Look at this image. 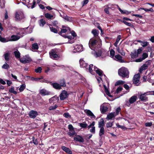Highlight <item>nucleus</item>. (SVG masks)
Segmentation results:
<instances>
[{
    "instance_id": "obj_22",
    "label": "nucleus",
    "mask_w": 154,
    "mask_h": 154,
    "mask_svg": "<svg viewBox=\"0 0 154 154\" xmlns=\"http://www.w3.org/2000/svg\"><path fill=\"white\" fill-rule=\"evenodd\" d=\"M50 83L54 88L56 89H60L61 88L60 84L57 83H52L51 82H50Z\"/></svg>"
},
{
    "instance_id": "obj_9",
    "label": "nucleus",
    "mask_w": 154,
    "mask_h": 154,
    "mask_svg": "<svg viewBox=\"0 0 154 154\" xmlns=\"http://www.w3.org/2000/svg\"><path fill=\"white\" fill-rule=\"evenodd\" d=\"M58 51V49H52L49 52L50 57L52 59H55L59 57Z\"/></svg>"
},
{
    "instance_id": "obj_13",
    "label": "nucleus",
    "mask_w": 154,
    "mask_h": 154,
    "mask_svg": "<svg viewBox=\"0 0 154 154\" xmlns=\"http://www.w3.org/2000/svg\"><path fill=\"white\" fill-rule=\"evenodd\" d=\"M82 45H77L74 46L73 52L74 53H75L82 51Z\"/></svg>"
},
{
    "instance_id": "obj_26",
    "label": "nucleus",
    "mask_w": 154,
    "mask_h": 154,
    "mask_svg": "<svg viewBox=\"0 0 154 154\" xmlns=\"http://www.w3.org/2000/svg\"><path fill=\"white\" fill-rule=\"evenodd\" d=\"M61 16L65 20L69 22L72 21V17L68 16L66 14H64L63 15H61Z\"/></svg>"
},
{
    "instance_id": "obj_43",
    "label": "nucleus",
    "mask_w": 154,
    "mask_h": 154,
    "mask_svg": "<svg viewBox=\"0 0 154 154\" xmlns=\"http://www.w3.org/2000/svg\"><path fill=\"white\" fill-rule=\"evenodd\" d=\"M80 126L82 128H85L88 126L85 122H83V123H80L79 124Z\"/></svg>"
},
{
    "instance_id": "obj_25",
    "label": "nucleus",
    "mask_w": 154,
    "mask_h": 154,
    "mask_svg": "<svg viewBox=\"0 0 154 154\" xmlns=\"http://www.w3.org/2000/svg\"><path fill=\"white\" fill-rule=\"evenodd\" d=\"M108 109V108L106 106H105L103 104L100 107V110L102 113H105L106 112Z\"/></svg>"
},
{
    "instance_id": "obj_7",
    "label": "nucleus",
    "mask_w": 154,
    "mask_h": 154,
    "mask_svg": "<svg viewBox=\"0 0 154 154\" xmlns=\"http://www.w3.org/2000/svg\"><path fill=\"white\" fill-rule=\"evenodd\" d=\"M62 27L63 29L61 30V31L59 32V34L65 38H68L69 39H71L72 38L71 36H67L64 35L62 34L63 33H65L66 32H68V33H70L71 32L70 28L69 27H65L64 26H63Z\"/></svg>"
},
{
    "instance_id": "obj_56",
    "label": "nucleus",
    "mask_w": 154,
    "mask_h": 154,
    "mask_svg": "<svg viewBox=\"0 0 154 154\" xmlns=\"http://www.w3.org/2000/svg\"><path fill=\"white\" fill-rule=\"evenodd\" d=\"M110 56L112 57H113L114 56L115 52L112 49L110 51Z\"/></svg>"
},
{
    "instance_id": "obj_15",
    "label": "nucleus",
    "mask_w": 154,
    "mask_h": 154,
    "mask_svg": "<svg viewBox=\"0 0 154 154\" xmlns=\"http://www.w3.org/2000/svg\"><path fill=\"white\" fill-rule=\"evenodd\" d=\"M25 57H24L20 59V62L23 63H29L32 61V60L30 57H27L26 56Z\"/></svg>"
},
{
    "instance_id": "obj_59",
    "label": "nucleus",
    "mask_w": 154,
    "mask_h": 154,
    "mask_svg": "<svg viewBox=\"0 0 154 154\" xmlns=\"http://www.w3.org/2000/svg\"><path fill=\"white\" fill-rule=\"evenodd\" d=\"M123 89V88L122 87H119L116 90V92L117 93H120V92Z\"/></svg>"
},
{
    "instance_id": "obj_50",
    "label": "nucleus",
    "mask_w": 154,
    "mask_h": 154,
    "mask_svg": "<svg viewBox=\"0 0 154 154\" xmlns=\"http://www.w3.org/2000/svg\"><path fill=\"white\" fill-rule=\"evenodd\" d=\"M114 122H109L106 124V126L107 128L111 127L113 125Z\"/></svg>"
},
{
    "instance_id": "obj_29",
    "label": "nucleus",
    "mask_w": 154,
    "mask_h": 154,
    "mask_svg": "<svg viewBox=\"0 0 154 154\" xmlns=\"http://www.w3.org/2000/svg\"><path fill=\"white\" fill-rule=\"evenodd\" d=\"M38 46L37 43H35L32 45V49L33 50V51H35L36 50L38 49Z\"/></svg>"
},
{
    "instance_id": "obj_1",
    "label": "nucleus",
    "mask_w": 154,
    "mask_h": 154,
    "mask_svg": "<svg viewBox=\"0 0 154 154\" xmlns=\"http://www.w3.org/2000/svg\"><path fill=\"white\" fill-rule=\"evenodd\" d=\"M24 33L23 32H19L17 35H12L11 36H9L6 38L2 37L0 35V41L4 43L8 42L16 41L19 39L23 36Z\"/></svg>"
},
{
    "instance_id": "obj_64",
    "label": "nucleus",
    "mask_w": 154,
    "mask_h": 154,
    "mask_svg": "<svg viewBox=\"0 0 154 154\" xmlns=\"http://www.w3.org/2000/svg\"><path fill=\"white\" fill-rule=\"evenodd\" d=\"M68 128L69 129V131H70L74 130V128L72 125H68Z\"/></svg>"
},
{
    "instance_id": "obj_32",
    "label": "nucleus",
    "mask_w": 154,
    "mask_h": 154,
    "mask_svg": "<svg viewBox=\"0 0 154 154\" xmlns=\"http://www.w3.org/2000/svg\"><path fill=\"white\" fill-rule=\"evenodd\" d=\"M14 54L15 57L17 58L18 59L20 58V54L19 51L17 50L16 51L14 52Z\"/></svg>"
},
{
    "instance_id": "obj_16",
    "label": "nucleus",
    "mask_w": 154,
    "mask_h": 154,
    "mask_svg": "<svg viewBox=\"0 0 154 154\" xmlns=\"http://www.w3.org/2000/svg\"><path fill=\"white\" fill-rule=\"evenodd\" d=\"M68 96V94L67 91H63L60 95V99L61 100H63L66 98Z\"/></svg>"
},
{
    "instance_id": "obj_17",
    "label": "nucleus",
    "mask_w": 154,
    "mask_h": 154,
    "mask_svg": "<svg viewBox=\"0 0 154 154\" xmlns=\"http://www.w3.org/2000/svg\"><path fill=\"white\" fill-rule=\"evenodd\" d=\"M39 93L42 96L48 95L51 94L50 92L44 89L40 90Z\"/></svg>"
},
{
    "instance_id": "obj_8",
    "label": "nucleus",
    "mask_w": 154,
    "mask_h": 154,
    "mask_svg": "<svg viewBox=\"0 0 154 154\" xmlns=\"http://www.w3.org/2000/svg\"><path fill=\"white\" fill-rule=\"evenodd\" d=\"M140 75L138 73L135 75L133 79V82L134 84L136 86H139L140 84Z\"/></svg>"
},
{
    "instance_id": "obj_30",
    "label": "nucleus",
    "mask_w": 154,
    "mask_h": 154,
    "mask_svg": "<svg viewBox=\"0 0 154 154\" xmlns=\"http://www.w3.org/2000/svg\"><path fill=\"white\" fill-rule=\"evenodd\" d=\"M104 122L103 119L102 118L98 122V127L99 128H103Z\"/></svg>"
},
{
    "instance_id": "obj_21",
    "label": "nucleus",
    "mask_w": 154,
    "mask_h": 154,
    "mask_svg": "<svg viewBox=\"0 0 154 154\" xmlns=\"http://www.w3.org/2000/svg\"><path fill=\"white\" fill-rule=\"evenodd\" d=\"M84 112L87 114V115L90 117L91 118H95V116L92 112L89 109H85L84 110Z\"/></svg>"
},
{
    "instance_id": "obj_28",
    "label": "nucleus",
    "mask_w": 154,
    "mask_h": 154,
    "mask_svg": "<svg viewBox=\"0 0 154 154\" xmlns=\"http://www.w3.org/2000/svg\"><path fill=\"white\" fill-rule=\"evenodd\" d=\"M99 51L98 52L96 51H94L93 53V54L94 57H96L100 56L102 54L101 51L99 48L98 49Z\"/></svg>"
},
{
    "instance_id": "obj_2",
    "label": "nucleus",
    "mask_w": 154,
    "mask_h": 154,
    "mask_svg": "<svg viewBox=\"0 0 154 154\" xmlns=\"http://www.w3.org/2000/svg\"><path fill=\"white\" fill-rule=\"evenodd\" d=\"M89 46L90 48L94 51H96L101 46V41L95 38H91L89 41Z\"/></svg>"
},
{
    "instance_id": "obj_4",
    "label": "nucleus",
    "mask_w": 154,
    "mask_h": 154,
    "mask_svg": "<svg viewBox=\"0 0 154 154\" xmlns=\"http://www.w3.org/2000/svg\"><path fill=\"white\" fill-rule=\"evenodd\" d=\"M93 66V64H90L88 67V70L89 72L92 74H94L93 70L96 71V72L100 76H103L102 71L99 69L97 68L96 67Z\"/></svg>"
},
{
    "instance_id": "obj_49",
    "label": "nucleus",
    "mask_w": 154,
    "mask_h": 154,
    "mask_svg": "<svg viewBox=\"0 0 154 154\" xmlns=\"http://www.w3.org/2000/svg\"><path fill=\"white\" fill-rule=\"evenodd\" d=\"M42 69L40 67H38L35 70V71L36 73H41L42 72Z\"/></svg>"
},
{
    "instance_id": "obj_57",
    "label": "nucleus",
    "mask_w": 154,
    "mask_h": 154,
    "mask_svg": "<svg viewBox=\"0 0 154 154\" xmlns=\"http://www.w3.org/2000/svg\"><path fill=\"white\" fill-rule=\"evenodd\" d=\"M116 125L118 128H120L123 129H125L126 128L124 126L119 125L118 123L116 124Z\"/></svg>"
},
{
    "instance_id": "obj_62",
    "label": "nucleus",
    "mask_w": 154,
    "mask_h": 154,
    "mask_svg": "<svg viewBox=\"0 0 154 154\" xmlns=\"http://www.w3.org/2000/svg\"><path fill=\"white\" fill-rule=\"evenodd\" d=\"M109 9H110V8L108 7L105 8L104 11L106 13L108 14H109Z\"/></svg>"
},
{
    "instance_id": "obj_51",
    "label": "nucleus",
    "mask_w": 154,
    "mask_h": 154,
    "mask_svg": "<svg viewBox=\"0 0 154 154\" xmlns=\"http://www.w3.org/2000/svg\"><path fill=\"white\" fill-rule=\"evenodd\" d=\"M0 5L2 8H4L5 7V2L3 0L0 1Z\"/></svg>"
},
{
    "instance_id": "obj_11",
    "label": "nucleus",
    "mask_w": 154,
    "mask_h": 154,
    "mask_svg": "<svg viewBox=\"0 0 154 154\" xmlns=\"http://www.w3.org/2000/svg\"><path fill=\"white\" fill-rule=\"evenodd\" d=\"M137 98V97L136 96H132L128 101H126L125 105L128 106H130L131 104L134 103L136 101Z\"/></svg>"
},
{
    "instance_id": "obj_46",
    "label": "nucleus",
    "mask_w": 154,
    "mask_h": 154,
    "mask_svg": "<svg viewBox=\"0 0 154 154\" xmlns=\"http://www.w3.org/2000/svg\"><path fill=\"white\" fill-rule=\"evenodd\" d=\"M43 77H42L41 78H34L32 77L31 78V80L33 81H38L41 79H43Z\"/></svg>"
},
{
    "instance_id": "obj_53",
    "label": "nucleus",
    "mask_w": 154,
    "mask_h": 154,
    "mask_svg": "<svg viewBox=\"0 0 154 154\" xmlns=\"http://www.w3.org/2000/svg\"><path fill=\"white\" fill-rule=\"evenodd\" d=\"M138 55L137 54V53L136 52H135L134 53H131V57L132 58H135L136 57H138Z\"/></svg>"
},
{
    "instance_id": "obj_52",
    "label": "nucleus",
    "mask_w": 154,
    "mask_h": 154,
    "mask_svg": "<svg viewBox=\"0 0 154 154\" xmlns=\"http://www.w3.org/2000/svg\"><path fill=\"white\" fill-rule=\"evenodd\" d=\"M32 141L33 142V143L35 145H37L38 144V141L37 140V139H35V138L34 137H32Z\"/></svg>"
},
{
    "instance_id": "obj_24",
    "label": "nucleus",
    "mask_w": 154,
    "mask_h": 154,
    "mask_svg": "<svg viewBox=\"0 0 154 154\" xmlns=\"http://www.w3.org/2000/svg\"><path fill=\"white\" fill-rule=\"evenodd\" d=\"M91 32L94 36V38H95L96 39H98L99 31L96 29H93L92 31Z\"/></svg>"
},
{
    "instance_id": "obj_5",
    "label": "nucleus",
    "mask_w": 154,
    "mask_h": 154,
    "mask_svg": "<svg viewBox=\"0 0 154 154\" xmlns=\"http://www.w3.org/2000/svg\"><path fill=\"white\" fill-rule=\"evenodd\" d=\"M93 66V64H90L88 67V70L89 72L92 74H94L93 70L96 71V72L100 76H103L102 71L99 69L97 68L96 67Z\"/></svg>"
},
{
    "instance_id": "obj_39",
    "label": "nucleus",
    "mask_w": 154,
    "mask_h": 154,
    "mask_svg": "<svg viewBox=\"0 0 154 154\" xmlns=\"http://www.w3.org/2000/svg\"><path fill=\"white\" fill-rule=\"evenodd\" d=\"M149 45V42L145 41H143L142 44H141V45L143 47H145Z\"/></svg>"
},
{
    "instance_id": "obj_63",
    "label": "nucleus",
    "mask_w": 154,
    "mask_h": 154,
    "mask_svg": "<svg viewBox=\"0 0 154 154\" xmlns=\"http://www.w3.org/2000/svg\"><path fill=\"white\" fill-rule=\"evenodd\" d=\"M124 83V82L122 81H119L116 82L115 84V85H118L123 84Z\"/></svg>"
},
{
    "instance_id": "obj_18",
    "label": "nucleus",
    "mask_w": 154,
    "mask_h": 154,
    "mask_svg": "<svg viewBox=\"0 0 154 154\" xmlns=\"http://www.w3.org/2000/svg\"><path fill=\"white\" fill-rule=\"evenodd\" d=\"M75 141L77 142H79L80 143H83L84 142V139L81 136L79 135H77L74 138Z\"/></svg>"
},
{
    "instance_id": "obj_23",
    "label": "nucleus",
    "mask_w": 154,
    "mask_h": 154,
    "mask_svg": "<svg viewBox=\"0 0 154 154\" xmlns=\"http://www.w3.org/2000/svg\"><path fill=\"white\" fill-rule=\"evenodd\" d=\"M114 60L119 62L120 63H123L124 61L122 60V57L119 54L115 56Z\"/></svg>"
},
{
    "instance_id": "obj_31",
    "label": "nucleus",
    "mask_w": 154,
    "mask_h": 154,
    "mask_svg": "<svg viewBox=\"0 0 154 154\" xmlns=\"http://www.w3.org/2000/svg\"><path fill=\"white\" fill-rule=\"evenodd\" d=\"M44 15L46 18L49 19H53L54 18L53 15L48 13L45 14Z\"/></svg>"
},
{
    "instance_id": "obj_14",
    "label": "nucleus",
    "mask_w": 154,
    "mask_h": 154,
    "mask_svg": "<svg viewBox=\"0 0 154 154\" xmlns=\"http://www.w3.org/2000/svg\"><path fill=\"white\" fill-rule=\"evenodd\" d=\"M150 64V63L148 61L146 63L143 65L140 68L139 71L140 72L142 73L143 70H146L147 69V68L149 65Z\"/></svg>"
},
{
    "instance_id": "obj_45",
    "label": "nucleus",
    "mask_w": 154,
    "mask_h": 154,
    "mask_svg": "<svg viewBox=\"0 0 154 154\" xmlns=\"http://www.w3.org/2000/svg\"><path fill=\"white\" fill-rule=\"evenodd\" d=\"M9 68V66L7 63L5 62V63L2 66V68L4 69H8Z\"/></svg>"
},
{
    "instance_id": "obj_44",
    "label": "nucleus",
    "mask_w": 154,
    "mask_h": 154,
    "mask_svg": "<svg viewBox=\"0 0 154 154\" xmlns=\"http://www.w3.org/2000/svg\"><path fill=\"white\" fill-rule=\"evenodd\" d=\"M58 107V106L55 104L53 106H51L49 107V109L50 110H53L56 109Z\"/></svg>"
},
{
    "instance_id": "obj_38",
    "label": "nucleus",
    "mask_w": 154,
    "mask_h": 154,
    "mask_svg": "<svg viewBox=\"0 0 154 154\" xmlns=\"http://www.w3.org/2000/svg\"><path fill=\"white\" fill-rule=\"evenodd\" d=\"M60 85L61 87H65L66 86L65 81L64 79L61 80L60 82Z\"/></svg>"
},
{
    "instance_id": "obj_10",
    "label": "nucleus",
    "mask_w": 154,
    "mask_h": 154,
    "mask_svg": "<svg viewBox=\"0 0 154 154\" xmlns=\"http://www.w3.org/2000/svg\"><path fill=\"white\" fill-rule=\"evenodd\" d=\"M150 92H145L143 94H141L139 96V99L141 101L146 102L148 100V98L146 96V95H150Z\"/></svg>"
},
{
    "instance_id": "obj_48",
    "label": "nucleus",
    "mask_w": 154,
    "mask_h": 154,
    "mask_svg": "<svg viewBox=\"0 0 154 154\" xmlns=\"http://www.w3.org/2000/svg\"><path fill=\"white\" fill-rule=\"evenodd\" d=\"M49 26L50 30L51 32L54 33H57V30L56 29L53 27H51L50 26Z\"/></svg>"
},
{
    "instance_id": "obj_20",
    "label": "nucleus",
    "mask_w": 154,
    "mask_h": 154,
    "mask_svg": "<svg viewBox=\"0 0 154 154\" xmlns=\"http://www.w3.org/2000/svg\"><path fill=\"white\" fill-rule=\"evenodd\" d=\"M79 63L80 66L81 67L85 68L87 69V67H89L88 64L85 63L83 59H81L79 60Z\"/></svg>"
},
{
    "instance_id": "obj_54",
    "label": "nucleus",
    "mask_w": 154,
    "mask_h": 154,
    "mask_svg": "<svg viewBox=\"0 0 154 154\" xmlns=\"http://www.w3.org/2000/svg\"><path fill=\"white\" fill-rule=\"evenodd\" d=\"M104 86L105 88V91L106 94L109 96L111 97V96L110 95V92L106 88V86L105 85H104Z\"/></svg>"
},
{
    "instance_id": "obj_41",
    "label": "nucleus",
    "mask_w": 154,
    "mask_h": 154,
    "mask_svg": "<svg viewBox=\"0 0 154 154\" xmlns=\"http://www.w3.org/2000/svg\"><path fill=\"white\" fill-rule=\"evenodd\" d=\"M9 91L10 93H13L15 94H17V92L14 90V88L13 87H11L9 89Z\"/></svg>"
},
{
    "instance_id": "obj_12",
    "label": "nucleus",
    "mask_w": 154,
    "mask_h": 154,
    "mask_svg": "<svg viewBox=\"0 0 154 154\" xmlns=\"http://www.w3.org/2000/svg\"><path fill=\"white\" fill-rule=\"evenodd\" d=\"M95 122H93L92 123L88 126L87 127L88 129H89L91 128L90 130V132L94 134L95 133V127L94 126Z\"/></svg>"
},
{
    "instance_id": "obj_61",
    "label": "nucleus",
    "mask_w": 154,
    "mask_h": 154,
    "mask_svg": "<svg viewBox=\"0 0 154 154\" xmlns=\"http://www.w3.org/2000/svg\"><path fill=\"white\" fill-rule=\"evenodd\" d=\"M152 122H147L145 123V125L146 127H150L152 125Z\"/></svg>"
},
{
    "instance_id": "obj_60",
    "label": "nucleus",
    "mask_w": 154,
    "mask_h": 154,
    "mask_svg": "<svg viewBox=\"0 0 154 154\" xmlns=\"http://www.w3.org/2000/svg\"><path fill=\"white\" fill-rule=\"evenodd\" d=\"M41 79L40 80V82H45L48 83H50V82H49L48 80H46V79Z\"/></svg>"
},
{
    "instance_id": "obj_34",
    "label": "nucleus",
    "mask_w": 154,
    "mask_h": 154,
    "mask_svg": "<svg viewBox=\"0 0 154 154\" xmlns=\"http://www.w3.org/2000/svg\"><path fill=\"white\" fill-rule=\"evenodd\" d=\"M105 133V130L104 128H100V129L99 132V135L101 137Z\"/></svg>"
},
{
    "instance_id": "obj_47",
    "label": "nucleus",
    "mask_w": 154,
    "mask_h": 154,
    "mask_svg": "<svg viewBox=\"0 0 154 154\" xmlns=\"http://www.w3.org/2000/svg\"><path fill=\"white\" fill-rule=\"evenodd\" d=\"M68 134L70 137H72L75 134V132L74 130H72L69 131V132H68Z\"/></svg>"
},
{
    "instance_id": "obj_35",
    "label": "nucleus",
    "mask_w": 154,
    "mask_h": 154,
    "mask_svg": "<svg viewBox=\"0 0 154 154\" xmlns=\"http://www.w3.org/2000/svg\"><path fill=\"white\" fill-rule=\"evenodd\" d=\"M45 23L46 22L43 19H42L39 20V24L40 26L43 27Z\"/></svg>"
},
{
    "instance_id": "obj_37",
    "label": "nucleus",
    "mask_w": 154,
    "mask_h": 154,
    "mask_svg": "<svg viewBox=\"0 0 154 154\" xmlns=\"http://www.w3.org/2000/svg\"><path fill=\"white\" fill-rule=\"evenodd\" d=\"M115 116H116L114 115V113L111 112L107 115V118L108 119V120L111 119L112 118L114 117Z\"/></svg>"
},
{
    "instance_id": "obj_40",
    "label": "nucleus",
    "mask_w": 154,
    "mask_h": 154,
    "mask_svg": "<svg viewBox=\"0 0 154 154\" xmlns=\"http://www.w3.org/2000/svg\"><path fill=\"white\" fill-rule=\"evenodd\" d=\"M62 149L66 152L69 153L71 152L70 149L68 148L65 146H62L61 147Z\"/></svg>"
},
{
    "instance_id": "obj_3",
    "label": "nucleus",
    "mask_w": 154,
    "mask_h": 154,
    "mask_svg": "<svg viewBox=\"0 0 154 154\" xmlns=\"http://www.w3.org/2000/svg\"><path fill=\"white\" fill-rule=\"evenodd\" d=\"M119 75L123 78H128L129 77V72L127 68L122 67L118 70Z\"/></svg>"
},
{
    "instance_id": "obj_55",
    "label": "nucleus",
    "mask_w": 154,
    "mask_h": 154,
    "mask_svg": "<svg viewBox=\"0 0 154 154\" xmlns=\"http://www.w3.org/2000/svg\"><path fill=\"white\" fill-rule=\"evenodd\" d=\"M63 116L66 118H71V116L68 112L65 113L63 114Z\"/></svg>"
},
{
    "instance_id": "obj_36",
    "label": "nucleus",
    "mask_w": 154,
    "mask_h": 154,
    "mask_svg": "<svg viewBox=\"0 0 154 154\" xmlns=\"http://www.w3.org/2000/svg\"><path fill=\"white\" fill-rule=\"evenodd\" d=\"M4 57L6 61H8L10 58V54L8 52L6 53L4 55Z\"/></svg>"
},
{
    "instance_id": "obj_42",
    "label": "nucleus",
    "mask_w": 154,
    "mask_h": 154,
    "mask_svg": "<svg viewBox=\"0 0 154 154\" xmlns=\"http://www.w3.org/2000/svg\"><path fill=\"white\" fill-rule=\"evenodd\" d=\"M26 88V85L25 84H23L20 86L19 89L20 92H21L23 91Z\"/></svg>"
},
{
    "instance_id": "obj_58",
    "label": "nucleus",
    "mask_w": 154,
    "mask_h": 154,
    "mask_svg": "<svg viewBox=\"0 0 154 154\" xmlns=\"http://www.w3.org/2000/svg\"><path fill=\"white\" fill-rule=\"evenodd\" d=\"M148 57V55L146 53H143L142 56V58L143 60L147 57Z\"/></svg>"
},
{
    "instance_id": "obj_33",
    "label": "nucleus",
    "mask_w": 154,
    "mask_h": 154,
    "mask_svg": "<svg viewBox=\"0 0 154 154\" xmlns=\"http://www.w3.org/2000/svg\"><path fill=\"white\" fill-rule=\"evenodd\" d=\"M118 9L122 14H128L131 13V12H129L126 10H122L119 7H118Z\"/></svg>"
},
{
    "instance_id": "obj_6",
    "label": "nucleus",
    "mask_w": 154,
    "mask_h": 154,
    "mask_svg": "<svg viewBox=\"0 0 154 154\" xmlns=\"http://www.w3.org/2000/svg\"><path fill=\"white\" fill-rule=\"evenodd\" d=\"M24 18L25 16L22 10H18L16 11L15 15V18L16 21H20Z\"/></svg>"
},
{
    "instance_id": "obj_27",
    "label": "nucleus",
    "mask_w": 154,
    "mask_h": 154,
    "mask_svg": "<svg viewBox=\"0 0 154 154\" xmlns=\"http://www.w3.org/2000/svg\"><path fill=\"white\" fill-rule=\"evenodd\" d=\"M59 100V97L57 96H55L49 99V102L50 103H51L56 101H58Z\"/></svg>"
},
{
    "instance_id": "obj_19",
    "label": "nucleus",
    "mask_w": 154,
    "mask_h": 154,
    "mask_svg": "<svg viewBox=\"0 0 154 154\" xmlns=\"http://www.w3.org/2000/svg\"><path fill=\"white\" fill-rule=\"evenodd\" d=\"M38 115V114L37 111L34 110H31L29 113V117L32 119L35 118Z\"/></svg>"
}]
</instances>
